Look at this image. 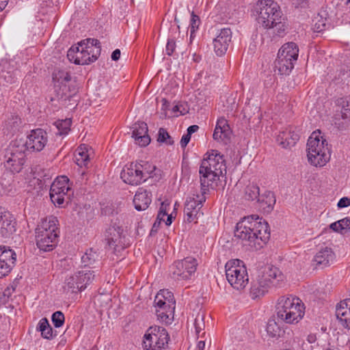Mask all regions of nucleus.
<instances>
[{"mask_svg": "<svg viewBox=\"0 0 350 350\" xmlns=\"http://www.w3.org/2000/svg\"><path fill=\"white\" fill-rule=\"evenodd\" d=\"M77 164L79 166H85L87 165V162L89 160V156L86 154L85 152H79V155L77 157Z\"/></svg>", "mask_w": 350, "mask_h": 350, "instance_id": "603ef678", "label": "nucleus"}, {"mask_svg": "<svg viewBox=\"0 0 350 350\" xmlns=\"http://www.w3.org/2000/svg\"><path fill=\"white\" fill-rule=\"evenodd\" d=\"M299 139V135L290 129L280 132L276 137V141L282 148H287L295 146Z\"/></svg>", "mask_w": 350, "mask_h": 350, "instance_id": "a878e982", "label": "nucleus"}, {"mask_svg": "<svg viewBox=\"0 0 350 350\" xmlns=\"http://www.w3.org/2000/svg\"><path fill=\"white\" fill-rule=\"evenodd\" d=\"M226 173V167L224 155L217 150L207 152L202 160L199 168L201 192L205 194L208 191V187Z\"/></svg>", "mask_w": 350, "mask_h": 350, "instance_id": "7ed1b4c3", "label": "nucleus"}, {"mask_svg": "<svg viewBox=\"0 0 350 350\" xmlns=\"http://www.w3.org/2000/svg\"><path fill=\"white\" fill-rule=\"evenodd\" d=\"M198 262L193 257H187L174 262L170 267V276L177 281L190 279L196 271Z\"/></svg>", "mask_w": 350, "mask_h": 350, "instance_id": "f8f14e48", "label": "nucleus"}, {"mask_svg": "<svg viewBox=\"0 0 350 350\" xmlns=\"http://www.w3.org/2000/svg\"><path fill=\"white\" fill-rule=\"evenodd\" d=\"M53 79H57L59 82L63 83L64 82L70 81L71 76L68 72L62 70L53 75Z\"/></svg>", "mask_w": 350, "mask_h": 350, "instance_id": "de8ad7c7", "label": "nucleus"}, {"mask_svg": "<svg viewBox=\"0 0 350 350\" xmlns=\"http://www.w3.org/2000/svg\"><path fill=\"white\" fill-rule=\"evenodd\" d=\"M260 195V188L256 185H249L245 189V198L247 200H258Z\"/></svg>", "mask_w": 350, "mask_h": 350, "instance_id": "c9c22d12", "label": "nucleus"}, {"mask_svg": "<svg viewBox=\"0 0 350 350\" xmlns=\"http://www.w3.org/2000/svg\"><path fill=\"white\" fill-rule=\"evenodd\" d=\"M37 329L41 332V335L44 338L51 339L53 338V329L46 318L40 319Z\"/></svg>", "mask_w": 350, "mask_h": 350, "instance_id": "72a5a7b5", "label": "nucleus"}, {"mask_svg": "<svg viewBox=\"0 0 350 350\" xmlns=\"http://www.w3.org/2000/svg\"><path fill=\"white\" fill-rule=\"evenodd\" d=\"M194 326L196 329V332L197 335H199L200 333L204 330L205 325L204 322V316L203 314H198L195 322Z\"/></svg>", "mask_w": 350, "mask_h": 350, "instance_id": "49530a36", "label": "nucleus"}, {"mask_svg": "<svg viewBox=\"0 0 350 350\" xmlns=\"http://www.w3.org/2000/svg\"><path fill=\"white\" fill-rule=\"evenodd\" d=\"M231 131L227 123L224 119H219L213 135V139L218 142L227 144L230 139Z\"/></svg>", "mask_w": 350, "mask_h": 350, "instance_id": "b1692460", "label": "nucleus"}, {"mask_svg": "<svg viewBox=\"0 0 350 350\" xmlns=\"http://www.w3.org/2000/svg\"><path fill=\"white\" fill-rule=\"evenodd\" d=\"M170 337L166 329L160 326H151L146 332L142 342L144 350H163Z\"/></svg>", "mask_w": 350, "mask_h": 350, "instance_id": "9d476101", "label": "nucleus"}, {"mask_svg": "<svg viewBox=\"0 0 350 350\" xmlns=\"http://www.w3.org/2000/svg\"><path fill=\"white\" fill-rule=\"evenodd\" d=\"M336 105L341 107V116L342 119L349 118L347 111H350V96L339 98L336 100Z\"/></svg>", "mask_w": 350, "mask_h": 350, "instance_id": "4c0bfd02", "label": "nucleus"}, {"mask_svg": "<svg viewBox=\"0 0 350 350\" xmlns=\"http://www.w3.org/2000/svg\"><path fill=\"white\" fill-rule=\"evenodd\" d=\"M57 188V189H53L52 187L50 188V198L55 206L64 207V203L66 204L69 203L74 192L72 189L71 191H66V188L59 187Z\"/></svg>", "mask_w": 350, "mask_h": 350, "instance_id": "5701e85b", "label": "nucleus"}, {"mask_svg": "<svg viewBox=\"0 0 350 350\" xmlns=\"http://www.w3.org/2000/svg\"><path fill=\"white\" fill-rule=\"evenodd\" d=\"M123 229L116 224L108 227L105 232V239L109 247L113 248L115 252H120L124 249L122 241Z\"/></svg>", "mask_w": 350, "mask_h": 350, "instance_id": "dca6fc26", "label": "nucleus"}, {"mask_svg": "<svg viewBox=\"0 0 350 350\" xmlns=\"http://www.w3.org/2000/svg\"><path fill=\"white\" fill-rule=\"evenodd\" d=\"M173 216H172V214H170V215H167V220L165 221V224L167 226H170L172 222V219H173Z\"/></svg>", "mask_w": 350, "mask_h": 350, "instance_id": "69168bd1", "label": "nucleus"}, {"mask_svg": "<svg viewBox=\"0 0 350 350\" xmlns=\"http://www.w3.org/2000/svg\"><path fill=\"white\" fill-rule=\"evenodd\" d=\"M68 88H69V91L70 92L71 94L70 95H68V96H66L67 98L71 97L72 95H74L75 94V92L77 91V89L75 85H73L72 88H70V87Z\"/></svg>", "mask_w": 350, "mask_h": 350, "instance_id": "338daca9", "label": "nucleus"}, {"mask_svg": "<svg viewBox=\"0 0 350 350\" xmlns=\"http://www.w3.org/2000/svg\"><path fill=\"white\" fill-rule=\"evenodd\" d=\"M340 4H344L346 5L348 8H350V0H340Z\"/></svg>", "mask_w": 350, "mask_h": 350, "instance_id": "774afa93", "label": "nucleus"}, {"mask_svg": "<svg viewBox=\"0 0 350 350\" xmlns=\"http://www.w3.org/2000/svg\"><path fill=\"white\" fill-rule=\"evenodd\" d=\"M200 25V18L196 15L193 12L191 13V23L189 25L190 29V39L191 40L195 36V32L198 29Z\"/></svg>", "mask_w": 350, "mask_h": 350, "instance_id": "c03bdc74", "label": "nucleus"}, {"mask_svg": "<svg viewBox=\"0 0 350 350\" xmlns=\"http://www.w3.org/2000/svg\"><path fill=\"white\" fill-rule=\"evenodd\" d=\"M17 147L12 146L6 150L2 163L5 170L12 174L20 172L25 163L24 151Z\"/></svg>", "mask_w": 350, "mask_h": 350, "instance_id": "ddd939ff", "label": "nucleus"}, {"mask_svg": "<svg viewBox=\"0 0 350 350\" xmlns=\"http://www.w3.org/2000/svg\"><path fill=\"white\" fill-rule=\"evenodd\" d=\"M98 257V255L96 254V252L92 249H90L84 254V255L82 256L81 261L84 265V267H87L94 263Z\"/></svg>", "mask_w": 350, "mask_h": 350, "instance_id": "ea45409f", "label": "nucleus"}, {"mask_svg": "<svg viewBox=\"0 0 350 350\" xmlns=\"http://www.w3.org/2000/svg\"><path fill=\"white\" fill-rule=\"evenodd\" d=\"M176 42L172 38H168L166 46H165V53L167 55L171 56L172 55L173 53L175 51L176 49Z\"/></svg>", "mask_w": 350, "mask_h": 350, "instance_id": "3c124183", "label": "nucleus"}, {"mask_svg": "<svg viewBox=\"0 0 350 350\" xmlns=\"http://www.w3.org/2000/svg\"><path fill=\"white\" fill-rule=\"evenodd\" d=\"M257 202L259 203L260 207L265 213H269L273 209L276 200L273 192L265 191V193L260 195Z\"/></svg>", "mask_w": 350, "mask_h": 350, "instance_id": "cd10ccee", "label": "nucleus"}, {"mask_svg": "<svg viewBox=\"0 0 350 350\" xmlns=\"http://www.w3.org/2000/svg\"><path fill=\"white\" fill-rule=\"evenodd\" d=\"M71 185L68 178L66 176H58L52 183L51 187L53 189H57V187L66 188V191H71Z\"/></svg>", "mask_w": 350, "mask_h": 350, "instance_id": "e433bc0d", "label": "nucleus"}, {"mask_svg": "<svg viewBox=\"0 0 350 350\" xmlns=\"http://www.w3.org/2000/svg\"><path fill=\"white\" fill-rule=\"evenodd\" d=\"M170 204L167 202V201H164L161 203L158 215H157V219L159 220V223L161 221H164V217L167 215V206H169Z\"/></svg>", "mask_w": 350, "mask_h": 350, "instance_id": "09e8293b", "label": "nucleus"}, {"mask_svg": "<svg viewBox=\"0 0 350 350\" xmlns=\"http://www.w3.org/2000/svg\"><path fill=\"white\" fill-rule=\"evenodd\" d=\"M304 304L298 297L292 295L280 297L275 306L278 321L275 319L268 321L266 328L268 335L271 338H280L284 332L279 321L288 324L297 323L304 316Z\"/></svg>", "mask_w": 350, "mask_h": 350, "instance_id": "f257e3e1", "label": "nucleus"}, {"mask_svg": "<svg viewBox=\"0 0 350 350\" xmlns=\"http://www.w3.org/2000/svg\"><path fill=\"white\" fill-rule=\"evenodd\" d=\"M338 222L341 224L340 225V228L342 232L345 230L350 228V218L345 217L340 220H338Z\"/></svg>", "mask_w": 350, "mask_h": 350, "instance_id": "864d4df0", "label": "nucleus"}, {"mask_svg": "<svg viewBox=\"0 0 350 350\" xmlns=\"http://www.w3.org/2000/svg\"><path fill=\"white\" fill-rule=\"evenodd\" d=\"M204 347H205L204 341H202V340L199 341L198 343V346H197L198 350H204Z\"/></svg>", "mask_w": 350, "mask_h": 350, "instance_id": "0e129e2a", "label": "nucleus"}, {"mask_svg": "<svg viewBox=\"0 0 350 350\" xmlns=\"http://www.w3.org/2000/svg\"><path fill=\"white\" fill-rule=\"evenodd\" d=\"M268 223L257 215L244 217L236 226L234 236L244 245L255 249L262 247L270 238Z\"/></svg>", "mask_w": 350, "mask_h": 350, "instance_id": "f03ea898", "label": "nucleus"}, {"mask_svg": "<svg viewBox=\"0 0 350 350\" xmlns=\"http://www.w3.org/2000/svg\"><path fill=\"white\" fill-rule=\"evenodd\" d=\"M154 304L158 319L170 323L174 317L176 304L173 293L168 290H161L155 296Z\"/></svg>", "mask_w": 350, "mask_h": 350, "instance_id": "6e6552de", "label": "nucleus"}, {"mask_svg": "<svg viewBox=\"0 0 350 350\" xmlns=\"http://www.w3.org/2000/svg\"><path fill=\"white\" fill-rule=\"evenodd\" d=\"M120 177L125 183L131 185H138L144 182L142 172L138 170L135 163L126 165L121 172Z\"/></svg>", "mask_w": 350, "mask_h": 350, "instance_id": "a211bd4d", "label": "nucleus"}, {"mask_svg": "<svg viewBox=\"0 0 350 350\" xmlns=\"http://www.w3.org/2000/svg\"><path fill=\"white\" fill-rule=\"evenodd\" d=\"M157 141L159 142L165 143L167 145H172L174 144V141L171 136L163 128H160L159 130Z\"/></svg>", "mask_w": 350, "mask_h": 350, "instance_id": "a19ab883", "label": "nucleus"}, {"mask_svg": "<svg viewBox=\"0 0 350 350\" xmlns=\"http://www.w3.org/2000/svg\"><path fill=\"white\" fill-rule=\"evenodd\" d=\"M327 13L321 11L313 20V29L314 31L321 32L330 26L329 19L327 17Z\"/></svg>", "mask_w": 350, "mask_h": 350, "instance_id": "2f4dec72", "label": "nucleus"}, {"mask_svg": "<svg viewBox=\"0 0 350 350\" xmlns=\"http://www.w3.org/2000/svg\"><path fill=\"white\" fill-rule=\"evenodd\" d=\"M180 107H181V106L178 105H175V106H174V107H173V108H172V111H173L174 113L180 112V113L181 115H184V114H185L186 113H187V110H186L185 108H183V110H181V109H180Z\"/></svg>", "mask_w": 350, "mask_h": 350, "instance_id": "13d9d810", "label": "nucleus"}, {"mask_svg": "<svg viewBox=\"0 0 350 350\" xmlns=\"http://www.w3.org/2000/svg\"><path fill=\"white\" fill-rule=\"evenodd\" d=\"M0 260L16 263V254L14 251L9 247L0 245Z\"/></svg>", "mask_w": 350, "mask_h": 350, "instance_id": "f704fd0d", "label": "nucleus"}, {"mask_svg": "<svg viewBox=\"0 0 350 350\" xmlns=\"http://www.w3.org/2000/svg\"><path fill=\"white\" fill-rule=\"evenodd\" d=\"M232 38L230 28L221 29L217 37L213 40L214 50L217 55L226 53Z\"/></svg>", "mask_w": 350, "mask_h": 350, "instance_id": "6ab92c4d", "label": "nucleus"}, {"mask_svg": "<svg viewBox=\"0 0 350 350\" xmlns=\"http://www.w3.org/2000/svg\"><path fill=\"white\" fill-rule=\"evenodd\" d=\"M16 231L14 216L4 208L0 206V234L3 238H10Z\"/></svg>", "mask_w": 350, "mask_h": 350, "instance_id": "f3484780", "label": "nucleus"}, {"mask_svg": "<svg viewBox=\"0 0 350 350\" xmlns=\"http://www.w3.org/2000/svg\"><path fill=\"white\" fill-rule=\"evenodd\" d=\"M95 278L94 271L84 269L68 276L64 282V291L67 294L77 293L86 288Z\"/></svg>", "mask_w": 350, "mask_h": 350, "instance_id": "9b49d317", "label": "nucleus"}, {"mask_svg": "<svg viewBox=\"0 0 350 350\" xmlns=\"http://www.w3.org/2000/svg\"><path fill=\"white\" fill-rule=\"evenodd\" d=\"M83 48L81 47L79 43L78 46H72L68 51L67 57L70 62L78 65H85V60L83 59Z\"/></svg>", "mask_w": 350, "mask_h": 350, "instance_id": "7c9ffc66", "label": "nucleus"}, {"mask_svg": "<svg viewBox=\"0 0 350 350\" xmlns=\"http://www.w3.org/2000/svg\"><path fill=\"white\" fill-rule=\"evenodd\" d=\"M226 279L235 289L241 290L248 283V275L243 262L239 259L229 260L225 265Z\"/></svg>", "mask_w": 350, "mask_h": 350, "instance_id": "1a4fd4ad", "label": "nucleus"}, {"mask_svg": "<svg viewBox=\"0 0 350 350\" xmlns=\"http://www.w3.org/2000/svg\"><path fill=\"white\" fill-rule=\"evenodd\" d=\"M336 316L342 326L350 329V299L342 301L337 305Z\"/></svg>", "mask_w": 350, "mask_h": 350, "instance_id": "393cba45", "label": "nucleus"}, {"mask_svg": "<svg viewBox=\"0 0 350 350\" xmlns=\"http://www.w3.org/2000/svg\"><path fill=\"white\" fill-rule=\"evenodd\" d=\"M47 142L46 132L42 129H37L31 131L23 146H25L27 150L40 152L45 147Z\"/></svg>", "mask_w": 350, "mask_h": 350, "instance_id": "4468645a", "label": "nucleus"}, {"mask_svg": "<svg viewBox=\"0 0 350 350\" xmlns=\"http://www.w3.org/2000/svg\"><path fill=\"white\" fill-rule=\"evenodd\" d=\"M191 139V135H189V134H185L183 135L181 139H180V146L182 148H185L187 146V145L188 144V143L189 142Z\"/></svg>", "mask_w": 350, "mask_h": 350, "instance_id": "6e6d98bb", "label": "nucleus"}, {"mask_svg": "<svg viewBox=\"0 0 350 350\" xmlns=\"http://www.w3.org/2000/svg\"><path fill=\"white\" fill-rule=\"evenodd\" d=\"M51 320L55 327H60L65 321L64 314L61 311H56L52 314Z\"/></svg>", "mask_w": 350, "mask_h": 350, "instance_id": "a18cd8bd", "label": "nucleus"}, {"mask_svg": "<svg viewBox=\"0 0 350 350\" xmlns=\"http://www.w3.org/2000/svg\"><path fill=\"white\" fill-rule=\"evenodd\" d=\"M199 129V126L198 125H191L187 129V134L191 135L193 133L196 132Z\"/></svg>", "mask_w": 350, "mask_h": 350, "instance_id": "052dcab7", "label": "nucleus"}, {"mask_svg": "<svg viewBox=\"0 0 350 350\" xmlns=\"http://www.w3.org/2000/svg\"><path fill=\"white\" fill-rule=\"evenodd\" d=\"M284 280V275L275 267H270L262 275H258L256 280L252 282L250 296L256 299L263 296L271 286H276L280 282Z\"/></svg>", "mask_w": 350, "mask_h": 350, "instance_id": "0eeeda50", "label": "nucleus"}, {"mask_svg": "<svg viewBox=\"0 0 350 350\" xmlns=\"http://www.w3.org/2000/svg\"><path fill=\"white\" fill-rule=\"evenodd\" d=\"M257 21L266 29H273V33L283 36L286 23L277 2L273 0H259L256 5Z\"/></svg>", "mask_w": 350, "mask_h": 350, "instance_id": "20e7f679", "label": "nucleus"}, {"mask_svg": "<svg viewBox=\"0 0 350 350\" xmlns=\"http://www.w3.org/2000/svg\"><path fill=\"white\" fill-rule=\"evenodd\" d=\"M120 49H116L113 51L111 54V59L113 61H118L120 57Z\"/></svg>", "mask_w": 350, "mask_h": 350, "instance_id": "bf43d9fd", "label": "nucleus"}, {"mask_svg": "<svg viewBox=\"0 0 350 350\" xmlns=\"http://www.w3.org/2000/svg\"><path fill=\"white\" fill-rule=\"evenodd\" d=\"M71 120L66 118L65 120H59L55 122V125L58 130L57 135H64L68 134L71 126Z\"/></svg>", "mask_w": 350, "mask_h": 350, "instance_id": "58836bf2", "label": "nucleus"}, {"mask_svg": "<svg viewBox=\"0 0 350 350\" xmlns=\"http://www.w3.org/2000/svg\"><path fill=\"white\" fill-rule=\"evenodd\" d=\"M57 221L55 217L50 216L36 228V245L40 250L51 251L56 246L58 237L56 226Z\"/></svg>", "mask_w": 350, "mask_h": 350, "instance_id": "423d86ee", "label": "nucleus"}, {"mask_svg": "<svg viewBox=\"0 0 350 350\" xmlns=\"http://www.w3.org/2000/svg\"><path fill=\"white\" fill-rule=\"evenodd\" d=\"M339 208H345L350 206V198L347 197H343L340 198L337 204Z\"/></svg>", "mask_w": 350, "mask_h": 350, "instance_id": "5fc2aeb1", "label": "nucleus"}, {"mask_svg": "<svg viewBox=\"0 0 350 350\" xmlns=\"http://www.w3.org/2000/svg\"><path fill=\"white\" fill-rule=\"evenodd\" d=\"M8 0H0V11H2L8 5Z\"/></svg>", "mask_w": 350, "mask_h": 350, "instance_id": "e2e57ef3", "label": "nucleus"}, {"mask_svg": "<svg viewBox=\"0 0 350 350\" xmlns=\"http://www.w3.org/2000/svg\"><path fill=\"white\" fill-rule=\"evenodd\" d=\"M21 124V119L18 115L12 114L10 118L8 119V124L12 129L18 128Z\"/></svg>", "mask_w": 350, "mask_h": 350, "instance_id": "8fccbe9b", "label": "nucleus"}, {"mask_svg": "<svg viewBox=\"0 0 350 350\" xmlns=\"http://www.w3.org/2000/svg\"><path fill=\"white\" fill-rule=\"evenodd\" d=\"M17 71H5L3 70L1 73L0 77L3 79L7 83L12 84L16 82L17 77Z\"/></svg>", "mask_w": 350, "mask_h": 350, "instance_id": "37998d69", "label": "nucleus"}, {"mask_svg": "<svg viewBox=\"0 0 350 350\" xmlns=\"http://www.w3.org/2000/svg\"><path fill=\"white\" fill-rule=\"evenodd\" d=\"M340 224H340L338 222V221H337L336 222H334V223L331 224L329 227H330V228L332 230H334L335 232H341L342 233V231H341L340 228Z\"/></svg>", "mask_w": 350, "mask_h": 350, "instance_id": "4d7b16f0", "label": "nucleus"}, {"mask_svg": "<svg viewBox=\"0 0 350 350\" xmlns=\"http://www.w3.org/2000/svg\"><path fill=\"white\" fill-rule=\"evenodd\" d=\"M79 45L83 48V59H85V64L95 62L100 54V43L97 39L88 38L82 40Z\"/></svg>", "mask_w": 350, "mask_h": 350, "instance_id": "2eb2a0df", "label": "nucleus"}, {"mask_svg": "<svg viewBox=\"0 0 350 350\" xmlns=\"http://www.w3.org/2000/svg\"><path fill=\"white\" fill-rule=\"evenodd\" d=\"M295 61L290 60L283 57L278 56L274 62L275 71L278 70L280 75H289L294 68Z\"/></svg>", "mask_w": 350, "mask_h": 350, "instance_id": "c756f323", "label": "nucleus"}, {"mask_svg": "<svg viewBox=\"0 0 350 350\" xmlns=\"http://www.w3.org/2000/svg\"><path fill=\"white\" fill-rule=\"evenodd\" d=\"M197 198H198V200L194 198H189L185 202L184 212L187 215V220L189 222H191L195 219L202 206V203L206 200L204 194L202 193V196H197Z\"/></svg>", "mask_w": 350, "mask_h": 350, "instance_id": "aec40b11", "label": "nucleus"}, {"mask_svg": "<svg viewBox=\"0 0 350 350\" xmlns=\"http://www.w3.org/2000/svg\"><path fill=\"white\" fill-rule=\"evenodd\" d=\"M299 49L295 42H288L282 45L280 49L278 56L283 57L290 60L297 61Z\"/></svg>", "mask_w": 350, "mask_h": 350, "instance_id": "c85d7f7f", "label": "nucleus"}, {"mask_svg": "<svg viewBox=\"0 0 350 350\" xmlns=\"http://www.w3.org/2000/svg\"><path fill=\"white\" fill-rule=\"evenodd\" d=\"M138 170L142 171L144 181H146L149 178H153L157 174V167L151 165L148 162L141 161L140 162L135 163Z\"/></svg>", "mask_w": 350, "mask_h": 350, "instance_id": "473e14b6", "label": "nucleus"}, {"mask_svg": "<svg viewBox=\"0 0 350 350\" xmlns=\"http://www.w3.org/2000/svg\"><path fill=\"white\" fill-rule=\"evenodd\" d=\"M103 213H104L105 215L113 214L112 208L107 206L103 209Z\"/></svg>", "mask_w": 350, "mask_h": 350, "instance_id": "680f3d73", "label": "nucleus"}, {"mask_svg": "<svg viewBox=\"0 0 350 350\" xmlns=\"http://www.w3.org/2000/svg\"><path fill=\"white\" fill-rule=\"evenodd\" d=\"M318 131L313 132L307 143L308 161L314 166H323L330 159V150L328 144Z\"/></svg>", "mask_w": 350, "mask_h": 350, "instance_id": "39448f33", "label": "nucleus"}, {"mask_svg": "<svg viewBox=\"0 0 350 350\" xmlns=\"http://www.w3.org/2000/svg\"><path fill=\"white\" fill-rule=\"evenodd\" d=\"M150 202L151 193L143 188H139L133 199L135 209L139 211L146 210Z\"/></svg>", "mask_w": 350, "mask_h": 350, "instance_id": "bb28decb", "label": "nucleus"}, {"mask_svg": "<svg viewBox=\"0 0 350 350\" xmlns=\"http://www.w3.org/2000/svg\"><path fill=\"white\" fill-rule=\"evenodd\" d=\"M132 137L135 139L136 144L140 146H146L150 142V137L148 134L147 124L144 122L135 123L133 126Z\"/></svg>", "mask_w": 350, "mask_h": 350, "instance_id": "412c9836", "label": "nucleus"}, {"mask_svg": "<svg viewBox=\"0 0 350 350\" xmlns=\"http://www.w3.org/2000/svg\"><path fill=\"white\" fill-rule=\"evenodd\" d=\"M15 263L0 260V278L7 275L12 269Z\"/></svg>", "mask_w": 350, "mask_h": 350, "instance_id": "79ce46f5", "label": "nucleus"}, {"mask_svg": "<svg viewBox=\"0 0 350 350\" xmlns=\"http://www.w3.org/2000/svg\"><path fill=\"white\" fill-rule=\"evenodd\" d=\"M334 253L331 248L325 247L316 254L312 265L315 269H323L330 265L334 260Z\"/></svg>", "mask_w": 350, "mask_h": 350, "instance_id": "4be33fe9", "label": "nucleus"}]
</instances>
